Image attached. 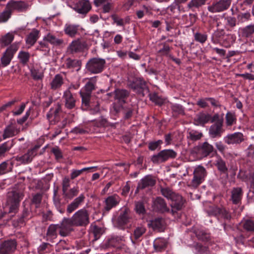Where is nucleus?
Returning <instances> with one entry per match:
<instances>
[{
    "instance_id": "nucleus-34",
    "label": "nucleus",
    "mask_w": 254,
    "mask_h": 254,
    "mask_svg": "<svg viewBox=\"0 0 254 254\" xmlns=\"http://www.w3.org/2000/svg\"><path fill=\"white\" fill-rule=\"evenodd\" d=\"M96 79L95 77L90 78L89 81L86 83L84 89L80 92L91 95L92 91L96 89Z\"/></svg>"
},
{
    "instance_id": "nucleus-12",
    "label": "nucleus",
    "mask_w": 254,
    "mask_h": 254,
    "mask_svg": "<svg viewBox=\"0 0 254 254\" xmlns=\"http://www.w3.org/2000/svg\"><path fill=\"white\" fill-rule=\"evenodd\" d=\"M29 7L28 3L22 0H10L6 5V8L10 9L11 11L16 10L18 12H22L26 11Z\"/></svg>"
},
{
    "instance_id": "nucleus-8",
    "label": "nucleus",
    "mask_w": 254,
    "mask_h": 254,
    "mask_svg": "<svg viewBox=\"0 0 254 254\" xmlns=\"http://www.w3.org/2000/svg\"><path fill=\"white\" fill-rule=\"evenodd\" d=\"M206 175V170L202 166H197L193 171V178L190 186L194 189L197 188L204 181Z\"/></svg>"
},
{
    "instance_id": "nucleus-59",
    "label": "nucleus",
    "mask_w": 254,
    "mask_h": 254,
    "mask_svg": "<svg viewBox=\"0 0 254 254\" xmlns=\"http://www.w3.org/2000/svg\"><path fill=\"white\" fill-rule=\"evenodd\" d=\"M18 58L20 60V62L22 64L25 65L29 62L30 54L28 52L21 51L18 54Z\"/></svg>"
},
{
    "instance_id": "nucleus-11",
    "label": "nucleus",
    "mask_w": 254,
    "mask_h": 254,
    "mask_svg": "<svg viewBox=\"0 0 254 254\" xmlns=\"http://www.w3.org/2000/svg\"><path fill=\"white\" fill-rule=\"evenodd\" d=\"M40 147V145L36 144L32 148L28 150L27 152L22 156L15 157V160L22 164L31 162L33 158L37 155V152Z\"/></svg>"
},
{
    "instance_id": "nucleus-64",
    "label": "nucleus",
    "mask_w": 254,
    "mask_h": 254,
    "mask_svg": "<svg viewBox=\"0 0 254 254\" xmlns=\"http://www.w3.org/2000/svg\"><path fill=\"white\" fill-rule=\"evenodd\" d=\"M194 248L197 251L198 254H207L208 252V247L203 246L199 243H196L194 245Z\"/></svg>"
},
{
    "instance_id": "nucleus-39",
    "label": "nucleus",
    "mask_w": 254,
    "mask_h": 254,
    "mask_svg": "<svg viewBox=\"0 0 254 254\" xmlns=\"http://www.w3.org/2000/svg\"><path fill=\"white\" fill-rule=\"evenodd\" d=\"M160 191L164 197L171 201L178 194L168 187H161Z\"/></svg>"
},
{
    "instance_id": "nucleus-46",
    "label": "nucleus",
    "mask_w": 254,
    "mask_h": 254,
    "mask_svg": "<svg viewBox=\"0 0 254 254\" xmlns=\"http://www.w3.org/2000/svg\"><path fill=\"white\" fill-rule=\"evenodd\" d=\"M243 228L247 232H254V221L251 219L244 220L241 223Z\"/></svg>"
},
{
    "instance_id": "nucleus-33",
    "label": "nucleus",
    "mask_w": 254,
    "mask_h": 254,
    "mask_svg": "<svg viewBox=\"0 0 254 254\" xmlns=\"http://www.w3.org/2000/svg\"><path fill=\"white\" fill-rule=\"evenodd\" d=\"M64 84V78L62 75L56 74L50 83L51 89L56 90L60 89Z\"/></svg>"
},
{
    "instance_id": "nucleus-40",
    "label": "nucleus",
    "mask_w": 254,
    "mask_h": 254,
    "mask_svg": "<svg viewBox=\"0 0 254 254\" xmlns=\"http://www.w3.org/2000/svg\"><path fill=\"white\" fill-rule=\"evenodd\" d=\"M216 166L221 173L226 175L227 177L228 176V168L225 162L221 157L218 158L216 161Z\"/></svg>"
},
{
    "instance_id": "nucleus-55",
    "label": "nucleus",
    "mask_w": 254,
    "mask_h": 254,
    "mask_svg": "<svg viewBox=\"0 0 254 254\" xmlns=\"http://www.w3.org/2000/svg\"><path fill=\"white\" fill-rule=\"evenodd\" d=\"M121 240V239L118 237H112L106 243L105 246L107 248L117 247Z\"/></svg>"
},
{
    "instance_id": "nucleus-19",
    "label": "nucleus",
    "mask_w": 254,
    "mask_h": 254,
    "mask_svg": "<svg viewBox=\"0 0 254 254\" xmlns=\"http://www.w3.org/2000/svg\"><path fill=\"white\" fill-rule=\"evenodd\" d=\"M131 219L130 211L127 207H125L122 210L117 220L118 227H122L127 224Z\"/></svg>"
},
{
    "instance_id": "nucleus-50",
    "label": "nucleus",
    "mask_w": 254,
    "mask_h": 254,
    "mask_svg": "<svg viewBox=\"0 0 254 254\" xmlns=\"http://www.w3.org/2000/svg\"><path fill=\"white\" fill-rule=\"evenodd\" d=\"M203 136L201 132L197 130H192L188 132V138L191 141H195L199 140Z\"/></svg>"
},
{
    "instance_id": "nucleus-1",
    "label": "nucleus",
    "mask_w": 254,
    "mask_h": 254,
    "mask_svg": "<svg viewBox=\"0 0 254 254\" xmlns=\"http://www.w3.org/2000/svg\"><path fill=\"white\" fill-rule=\"evenodd\" d=\"M24 196L22 188H13L6 194V205L9 207V213H16L19 208L20 202Z\"/></svg>"
},
{
    "instance_id": "nucleus-15",
    "label": "nucleus",
    "mask_w": 254,
    "mask_h": 254,
    "mask_svg": "<svg viewBox=\"0 0 254 254\" xmlns=\"http://www.w3.org/2000/svg\"><path fill=\"white\" fill-rule=\"evenodd\" d=\"M156 184V180L151 175H146L142 178L138 183L135 193H137L140 190H144L153 187Z\"/></svg>"
},
{
    "instance_id": "nucleus-26",
    "label": "nucleus",
    "mask_w": 254,
    "mask_h": 254,
    "mask_svg": "<svg viewBox=\"0 0 254 254\" xmlns=\"http://www.w3.org/2000/svg\"><path fill=\"white\" fill-rule=\"evenodd\" d=\"M84 195L83 194H81L78 197L74 199L72 202L67 206V213L70 214L77 209L79 207V205L84 201Z\"/></svg>"
},
{
    "instance_id": "nucleus-17",
    "label": "nucleus",
    "mask_w": 254,
    "mask_h": 254,
    "mask_svg": "<svg viewBox=\"0 0 254 254\" xmlns=\"http://www.w3.org/2000/svg\"><path fill=\"white\" fill-rule=\"evenodd\" d=\"M114 99L116 102L113 104H118L120 105L125 104L129 95V91L123 89H117L114 91Z\"/></svg>"
},
{
    "instance_id": "nucleus-42",
    "label": "nucleus",
    "mask_w": 254,
    "mask_h": 254,
    "mask_svg": "<svg viewBox=\"0 0 254 254\" xmlns=\"http://www.w3.org/2000/svg\"><path fill=\"white\" fill-rule=\"evenodd\" d=\"M171 108L173 117H177L179 115H184L185 114L184 108L181 105L173 104Z\"/></svg>"
},
{
    "instance_id": "nucleus-27",
    "label": "nucleus",
    "mask_w": 254,
    "mask_h": 254,
    "mask_svg": "<svg viewBox=\"0 0 254 254\" xmlns=\"http://www.w3.org/2000/svg\"><path fill=\"white\" fill-rule=\"evenodd\" d=\"M154 230L163 232L165 229V222L162 218H157L150 221L148 224Z\"/></svg>"
},
{
    "instance_id": "nucleus-9",
    "label": "nucleus",
    "mask_w": 254,
    "mask_h": 254,
    "mask_svg": "<svg viewBox=\"0 0 254 254\" xmlns=\"http://www.w3.org/2000/svg\"><path fill=\"white\" fill-rule=\"evenodd\" d=\"M113 107L116 114L119 113L121 111L124 114V119L125 120L130 119L135 109V106L132 104L121 105L118 104H113Z\"/></svg>"
},
{
    "instance_id": "nucleus-31",
    "label": "nucleus",
    "mask_w": 254,
    "mask_h": 254,
    "mask_svg": "<svg viewBox=\"0 0 254 254\" xmlns=\"http://www.w3.org/2000/svg\"><path fill=\"white\" fill-rule=\"evenodd\" d=\"M243 195L242 189L241 188H235L231 191V200L234 204L239 203Z\"/></svg>"
},
{
    "instance_id": "nucleus-37",
    "label": "nucleus",
    "mask_w": 254,
    "mask_h": 254,
    "mask_svg": "<svg viewBox=\"0 0 254 254\" xmlns=\"http://www.w3.org/2000/svg\"><path fill=\"white\" fill-rule=\"evenodd\" d=\"M105 202L106 206L105 207V209L107 211H109L119 203V201L117 200L116 196L112 195L108 197L106 199Z\"/></svg>"
},
{
    "instance_id": "nucleus-20",
    "label": "nucleus",
    "mask_w": 254,
    "mask_h": 254,
    "mask_svg": "<svg viewBox=\"0 0 254 254\" xmlns=\"http://www.w3.org/2000/svg\"><path fill=\"white\" fill-rule=\"evenodd\" d=\"M153 209L156 211L162 213L169 212L170 209L168 207L164 199L161 197H157L153 201Z\"/></svg>"
},
{
    "instance_id": "nucleus-7",
    "label": "nucleus",
    "mask_w": 254,
    "mask_h": 254,
    "mask_svg": "<svg viewBox=\"0 0 254 254\" xmlns=\"http://www.w3.org/2000/svg\"><path fill=\"white\" fill-rule=\"evenodd\" d=\"M177 153L173 149H164L157 154L153 155L151 161L155 164H160L169 159H173L177 157Z\"/></svg>"
},
{
    "instance_id": "nucleus-44",
    "label": "nucleus",
    "mask_w": 254,
    "mask_h": 254,
    "mask_svg": "<svg viewBox=\"0 0 254 254\" xmlns=\"http://www.w3.org/2000/svg\"><path fill=\"white\" fill-rule=\"evenodd\" d=\"M79 192L78 187H73L70 190H68L65 192L63 193L65 199H72L74 197L77 195Z\"/></svg>"
},
{
    "instance_id": "nucleus-35",
    "label": "nucleus",
    "mask_w": 254,
    "mask_h": 254,
    "mask_svg": "<svg viewBox=\"0 0 254 254\" xmlns=\"http://www.w3.org/2000/svg\"><path fill=\"white\" fill-rule=\"evenodd\" d=\"M206 0H191L187 4V7L191 10L195 11L204 5Z\"/></svg>"
},
{
    "instance_id": "nucleus-60",
    "label": "nucleus",
    "mask_w": 254,
    "mask_h": 254,
    "mask_svg": "<svg viewBox=\"0 0 254 254\" xmlns=\"http://www.w3.org/2000/svg\"><path fill=\"white\" fill-rule=\"evenodd\" d=\"M135 210L136 212L139 215H144L146 213V210L144 203L141 201L135 202Z\"/></svg>"
},
{
    "instance_id": "nucleus-3",
    "label": "nucleus",
    "mask_w": 254,
    "mask_h": 254,
    "mask_svg": "<svg viewBox=\"0 0 254 254\" xmlns=\"http://www.w3.org/2000/svg\"><path fill=\"white\" fill-rule=\"evenodd\" d=\"M70 218L76 227H86L90 223L89 212L85 208L78 210Z\"/></svg>"
},
{
    "instance_id": "nucleus-48",
    "label": "nucleus",
    "mask_w": 254,
    "mask_h": 254,
    "mask_svg": "<svg viewBox=\"0 0 254 254\" xmlns=\"http://www.w3.org/2000/svg\"><path fill=\"white\" fill-rule=\"evenodd\" d=\"M160 45L162 46V47L158 51V53L161 56L169 57V56L171 55L170 54L171 48L166 43L161 44Z\"/></svg>"
},
{
    "instance_id": "nucleus-28",
    "label": "nucleus",
    "mask_w": 254,
    "mask_h": 254,
    "mask_svg": "<svg viewBox=\"0 0 254 254\" xmlns=\"http://www.w3.org/2000/svg\"><path fill=\"white\" fill-rule=\"evenodd\" d=\"M19 132L20 129L17 128L13 126L12 123H11L4 128L2 136V138L3 139H5L7 138L13 137L14 135L18 134Z\"/></svg>"
},
{
    "instance_id": "nucleus-45",
    "label": "nucleus",
    "mask_w": 254,
    "mask_h": 254,
    "mask_svg": "<svg viewBox=\"0 0 254 254\" xmlns=\"http://www.w3.org/2000/svg\"><path fill=\"white\" fill-rule=\"evenodd\" d=\"M150 23L152 27L158 28L159 30L164 31V28L167 31H169L170 30L169 26L166 22H161L159 20H155L154 21H150Z\"/></svg>"
},
{
    "instance_id": "nucleus-53",
    "label": "nucleus",
    "mask_w": 254,
    "mask_h": 254,
    "mask_svg": "<svg viewBox=\"0 0 254 254\" xmlns=\"http://www.w3.org/2000/svg\"><path fill=\"white\" fill-rule=\"evenodd\" d=\"M149 96L150 100L156 105L161 106L164 103V100L156 93H150Z\"/></svg>"
},
{
    "instance_id": "nucleus-30",
    "label": "nucleus",
    "mask_w": 254,
    "mask_h": 254,
    "mask_svg": "<svg viewBox=\"0 0 254 254\" xmlns=\"http://www.w3.org/2000/svg\"><path fill=\"white\" fill-rule=\"evenodd\" d=\"M212 119V117L210 114L201 113L196 115L194 121L197 125L203 126L209 121L211 122Z\"/></svg>"
},
{
    "instance_id": "nucleus-2",
    "label": "nucleus",
    "mask_w": 254,
    "mask_h": 254,
    "mask_svg": "<svg viewBox=\"0 0 254 254\" xmlns=\"http://www.w3.org/2000/svg\"><path fill=\"white\" fill-rule=\"evenodd\" d=\"M214 152H216L214 147L207 141L193 147L191 151L199 159L207 157Z\"/></svg>"
},
{
    "instance_id": "nucleus-57",
    "label": "nucleus",
    "mask_w": 254,
    "mask_h": 254,
    "mask_svg": "<svg viewBox=\"0 0 254 254\" xmlns=\"http://www.w3.org/2000/svg\"><path fill=\"white\" fill-rule=\"evenodd\" d=\"M30 217V212L27 208H24L20 217L17 219V222L19 224H23Z\"/></svg>"
},
{
    "instance_id": "nucleus-5",
    "label": "nucleus",
    "mask_w": 254,
    "mask_h": 254,
    "mask_svg": "<svg viewBox=\"0 0 254 254\" xmlns=\"http://www.w3.org/2000/svg\"><path fill=\"white\" fill-rule=\"evenodd\" d=\"M106 61L104 59L94 58L88 61L86 64V70L92 74H98L103 71Z\"/></svg>"
},
{
    "instance_id": "nucleus-13",
    "label": "nucleus",
    "mask_w": 254,
    "mask_h": 254,
    "mask_svg": "<svg viewBox=\"0 0 254 254\" xmlns=\"http://www.w3.org/2000/svg\"><path fill=\"white\" fill-rule=\"evenodd\" d=\"M17 50L18 46L15 44H12L7 48L0 59L3 66H6L10 64Z\"/></svg>"
},
{
    "instance_id": "nucleus-36",
    "label": "nucleus",
    "mask_w": 254,
    "mask_h": 254,
    "mask_svg": "<svg viewBox=\"0 0 254 254\" xmlns=\"http://www.w3.org/2000/svg\"><path fill=\"white\" fill-rule=\"evenodd\" d=\"M167 245V242L164 239L159 238L154 241L153 246L156 251L161 252L166 249Z\"/></svg>"
},
{
    "instance_id": "nucleus-23",
    "label": "nucleus",
    "mask_w": 254,
    "mask_h": 254,
    "mask_svg": "<svg viewBox=\"0 0 254 254\" xmlns=\"http://www.w3.org/2000/svg\"><path fill=\"white\" fill-rule=\"evenodd\" d=\"M61 106L58 103L55 107L51 108L47 115V117L49 121H53L55 123L60 120V113L61 112Z\"/></svg>"
},
{
    "instance_id": "nucleus-63",
    "label": "nucleus",
    "mask_w": 254,
    "mask_h": 254,
    "mask_svg": "<svg viewBox=\"0 0 254 254\" xmlns=\"http://www.w3.org/2000/svg\"><path fill=\"white\" fill-rule=\"evenodd\" d=\"M11 11L7 9L0 13V23L6 22L11 16Z\"/></svg>"
},
{
    "instance_id": "nucleus-21",
    "label": "nucleus",
    "mask_w": 254,
    "mask_h": 254,
    "mask_svg": "<svg viewBox=\"0 0 254 254\" xmlns=\"http://www.w3.org/2000/svg\"><path fill=\"white\" fill-rule=\"evenodd\" d=\"M86 46V44L85 41H81L78 39L71 42L67 50L71 54H74L82 51Z\"/></svg>"
},
{
    "instance_id": "nucleus-6",
    "label": "nucleus",
    "mask_w": 254,
    "mask_h": 254,
    "mask_svg": "<svg viewBox=\"0 0 254 254\" xmlns=\"http://www.w3.org/2000/svg\"><path fill=\"white\" fill-rule=\"evenodd\" d=\"M215 123L209 129V133L212 138L219 137L223 132V119L220 117L218 114H215L213 117L211 123Z\"/></svg>"
},
{
    "instance_id": "nucleus-58",
    "label": "nucleus",
    "mask_w": 254,
    "mask_h": 254,
    "mask_svg": "<svg viewBox=\"0 0 254 254\" xmlns=\"http://www.w3.org/2000/svg\"><path fill=\"white\" fill-rule=\"evenodd\" d=\"M13 140H12L10 143L7 141L0 145V156L4 155L5 152L8 151L11 148L13 145Z\"/></svg>"
},
{
    "instance_id": "nucleus-25",
    "label": "nucleus",
    "mask_w": 254,
    "mask_h": 254,
    "mask_svg": "<svg viewBox=\"0 0 254 254\" xmlns=\"http://www.w3.org/2000/svg\"><path fill=\"white\" fill-rule=\"evenodd\" d=\"M91 8V4L88 0H81L79 1L75 6V10L81 14H86Z\"/></svg>"
},
{
    "instance_id": "nucleus-51",
    "label": "nucleus",
    "mask_w": 254,
    "mask_h": 254,
    "mask_svg": "<svg viewBox=\"0 0 254 254\" xmlns=\"http://www.w3.org/2000/svg\"><path fill=\"white\" fill-rule=\"evenodd\" d=\"M38 38L39 33H30L26 38V44L32 46L36 43Z\"/></svg>"
},
{
    "instance_id": "nucleus-24",
    "label": "nucleus",
    "mask_w": 254,
    "mask_h": 254,
    "mask_svg": "<svg viewBox=\"0 0 254 254\" xmlns=\"http://www.w3.org/2000/svg\"><path fill=\"white\" fill-rule=\"evenodd\" d=\"M243 134L241 132H236L228 135L224 138L225 142L228 144H239L244 140Z\"/></svg>"
},
{
    "instance_id": "nucleus-38",
    "label": "nucleus",
    "mask_w": 254,
    "mask_h": 254,
    "mask_svg": "<svg viewBox=\"0 0 254 254\" xmlns=\"http://www.w3.org/2000/svg\"><path fill=\"white\" fill-rule=\"evenodd\" d=\"M160 191L164 197L171 201L178 194L168 187H161Z\"/></svg>"
},
{
    "instance_id": "nucleus-49",
    "label": "nucleus",
    "mask_w": 254,
    "mask_h": 254,
    "mask_svg": "<svg viewBox=\"0 0 254 254\" xmlns=\"http://www.w3.org/2000/svg\"><path fill=\"white\" fill-rule=\"evenodd\" d=\"M196 236L198 240L204 242H207L210 240L209 234L206 233L205 231L201 230L194 231Z\"/></svg>"
},
{
    "instance_id": "nucleus-52",
    "label": "nucleus",
    "mask_w": 254,
    "mask_h": 254,
    "mask_svg": "<svg viewBox=\"0 0 254 254\" xmlns=\"http://www.w3.org/2000/svg\"><path fill=\"white\" fill-rule=\"evenodd\" d=\"M52 246L48 243H42L37 249V252L39 254H44L49 253L51 249Z\"/></svg>"
},
{
    "instance_id": "nucleus-14",
    "label": "nucleus",
    "mask_w": 254,
    "mask_h": 254,
    "mask_svg": "<svg viewBox=\"0 0 254 254\" xmlns=\"http://www.w3.org/2000/svg\"><path fill=\"white\" fill-rule=\"evenodd\" d=\"M231 1L232 0H219L209 6L208 10L212 13L222 12L229 7Z\"/></svg>"
},
{
    "instance_id": "nucleus-41",
    "label": "nucleus",
    "mask_w": 254,
    "mask_h": 254,
    "mask_svg": "<svg viewBox=\"0 0 254 254\" xmlns=\"http://www.w3.org/2000/svg\"><path fill=\"white\" fill-rule=\"evenodd\" d=\"M14 39L12 33H7L2 36L0 39V43L1 47H5L9 45Z\"/></svg>"
},
{
    "instance_id": "nucleus-10",
    "label": "nucleus",
    "mask_w": 254,
    "mask_h": 254,
    "mask_svg": "<svg viewBox=\"0 0 254 254\" xmlns=\"http://www.w3.org/2000/svg\"><path fill=\"white\" fill-rule=\"evenodd\" d=\"M73 224L70 218H64L62 222L58 224L59 234L62 237L69 235L74 231Z\"/></svg>"
},
{
    "instance_id": "nucleus-22",
    "label": "nucleus",
    "mask_w": 254,
    "mask_h": 254,
    "mask_svg": "<svg viewBox=\"0 0 254 254\" xmlns=\"http://www.w3.org/2000/svg\"><path fill=\"white\" fill-rule=\"evenodd\" d=\"M63 99L65 107L68 109H73L75 106L76 100L69 89L66 90L64 93Z\"/></svg>"
},
{
    "instance_id": "nucleus-56",
    "label": "nucleus",
    "mask_w": 254,
    "mask_h": 254,
    "mask_svg": "<svg viewBox=\"0 0 254 254\" xmlns=\"http://www.w3.org/2000/svg\"><path fill=\"white\" fill-rule=\"evenodd\" d=\"M43 197L42 193H37L32 194V198L31 199V203L34 204L36 208L40 206Z\"/></svg>"
},
{
    "instance_id": "nucleus-29",
    "label": "nucleus",
    "mask_w": 254,
    "mask_h": 254,
    "mask_svg": "<svg viewBox=\"0 0 254 254\" xmlns=\"http://www.w3.org/2000/svg\"><path fill=\"white\" fill-rule=\"evenodd\" d=\"M80 95L82 99V109L84 110H88L90 107L91 104L93 102L92 96L88 93L86 94L82 92H80Z\"/></svg>"
},
{
    "instance_id": "nucleus-4",
    "label": "nucleus",
    "mask_w": 254,
    "mask_h": 254,
    "mask_svg": "<svg viewBox=\"0 0 254 254\" xmlns=\"http://www.w3.org/2000/svg\"><path fill=\"white\" fill-rule=\"evenodd\" d=\"M127 85L129 88L142 96H144L145 93L149 92L147 83L142 78L136 77L132 80H129L128 81Z\"/></svg>"
},
{
    "instance_id": "nucleus-16",
    "label": "nucleus",
    "mask_w": 254,
    "mask_h": 254,
    "mask_svg": "<svg viewBox=\"0 0 254 254\" xmlns=\"http://www.w3.org/2000/svg\"><path fill=\"white\" fill-rule=\"evenodd\" d=\"M16 246L17 243L14 239L5 241L0 246V254H12Z\"/></svg>"
},
{
    "instance_id": "nucleus-32",
    "label": "nucleus",
    "mask_w": 254,
    "mask_h": 254,
    "mask_svg": "<svg viewBox=\"0 0 254 254\" xmlns=\"http://www.w3.org/2000/svg\"><path fill=\"white\" fill-rule=\"evenodd\" d=\"M213 211L216 216H220L227 220H230L231 219V213L224 207H215Z\"/></svg>"
},
{
    "instance_id": "nucleus-61",
    "label": "nucleus",
    "mask_w": 254,
    "mask_h": 254,
    "mask_svg": "<svg viewBox=\"0 0 254 254\" xmlns=\"http://www.w3.org/2000/svg\"><path fill=\"white\" fill-rule=\"evenodd\" d=\"M59 230L58 225H50L47 230V236L50 237H53L57 235V230Z\"/></svg>"
},
{
    "instance_id": "nucleus-62",
    "label": "nucleus",
    "mask_w": 254,
    "mask_h": 254,
    "mask_svg": "<svg viewBox=\"0 0 254 254\" xmlns=\"http://www.w3.org/2000/svg\"><path fill=\"white\" fill-rule=\"evenodd\" d=\"M12 168L8 166L7 161H4L0 164V175L8 173L10 172Z\"/></svg>"
},
{
    "instance_id": "nucleus-18",
    "label": "nucleus",
    "mask_w": 254,
    "mask_h": 254,
    "mask_svg": "<svg viewBox=\"0 0 254 254\" xmlns=\"http://www.w3.org/2000/svg\"><path fill=\"white\" fill-rule=\"evenodd\" d=\"M186 200L179 194L177 195L171 201V213L175 215L178 211L181 210L184 206Z\"/></svg>"
},
{
    "instance_id": "nucleus-47",
    "label": "nucleus",
    "mask_w": 254,
    "mask_h": 254,
    "mask_svg": "<svg viewBox=\"0 0 254 254\" xmlns=\"http://www.w3.org/2000/svg\"><path fill=\"white\" fill-rule=\"evenodd\" d=\"M81 61L77 60H72L70 58H68L66 61V66L67 68L78 67L77 70H78L81 66Z\"/></svg>"
},
{
    "instance_id": "nucleus-43",
    "label": "nucleus",
    "mask_w": 254,
    "mask_h": 254,
    "mask_svg": "<svg viewBox=\"0 0 254 254\" xmlns=\"http://www.w3.org/2000/svg\"><path fill=\"white\" fill-rule=\"evenodd\" d=\"M44 40L47 41L55 46H60L63 43V40L57 38L50 33L44 38Z\"/></svg>"
},
{
    "instance_id": "nucleus-54",
    "label": "nucleus",
    "mask_w": 254,
    "mask_h": 254,
    "mask_svg": "<svg viewBox=\"0 0 254 254\" xmlns=\"http://www.w3.org/2000/svg\"><path fill=\"white\" fill-rule=\"evenodd\" d=\"M236 122V116L234 113L228 112L226 115V124L231 126Z\"/></svg>"
}]
</instances>
